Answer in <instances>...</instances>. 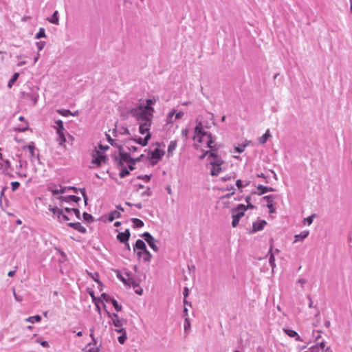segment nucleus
Returning a JSON list of instances; mask_svg holds the SVG:
<instances>
[{"label": "nucleus", "instance_id": "1", "mask_svg": "<svg viewBox=\"0 0 352 352\" xmlns=\"http://www.w3.org/2000/svg\"><path fill=\"white\" fill-rule=\"evenodd\" d=\"M193 146L197 150L203 151L204 153L200 156V159L204 158L207 155L209 157H216L217 144L214 138L211 133H207L204 130L202 124L199 122L195 128L193 136Z\"/></svg>", "mask_w": 352, "mask_h": 352}, {"label": "nucleus", "instance_id": "2", "mask_svg": "<svg viewBox=\"0 0 352 352\" xmlns=\"http://www.w3.org/2000/svg\"><path fill=\"white\" fill-rule=\"evenodd\" d=\"M302 333H307V335H299L297 331H285V333L290 338H294L296 341L302 342V344L300 346L301 348H305L309 343L311 342L312 337L314 336V331H301ZM321 331H316L317 335L315 336L316 339H318L320 337L319 334Z\"/></svg>", "mask_w": 352, "mask_h": 352}, {"label": "nucleus", "instance_id": "3", "mask_svg": "<svg viewBox=\"0 0 352 352\" xmlns=\"http://www.w3.org/2000/svg\"><path fill=\"white\" fill-rule=\"evenodd\" d=\"M154 109L152 107L145 106L144 107H140V113L136 114L138 122H147L146 121H149L150 123H152L151 118Z\"/></svg>", "mask_w": 352, "mask_h": 352}, {"label": "nucleus", "instance_id": "4", "mask_svg": "<svg viewBox=\"0 0 352 352\" xmlns=\"http://www.w3.org/2000/svg\"><path fill=\"white\" fill-rule=\"evenodd\" d=\"M106 162L107 156L103 153L99 151H95L93 153L92 164H95L96 167H100L102 164H105Z\"/></svg>", "mask_w": 352, "mask_h": 352}, {"label": "nucleus", "instance_id": "5", "mask_svg": "<svg viewBox=\"0 0 352 352\" xmlns=\"http://www.w3.org/2000/svg\"><path fill=\"white\" fill-rule=\"evenodd\" d=\"M214 158V161L210 162V174L212 176H216L218 175L221 170V165L222 164L223 161L220 158H219L217 155L216 157Z\"/></svg>", "mask_w": 352, "mask_h": 352}, {"label": "nucleus", "instance_id": "6", "mask_svg": "<svg viewBox=\"0 0 352 352\" xmlns=\"http://www.w3.org/2000/svg\"><path fill=\"white\" fill-rule=\"evenodd\" d=\"M164 154V152L162 150L160 149L159 148H155L148 155V157L151 162V164L153 165L155 164L161 159Z\"/></svg>", "mask_w": 352, "mask_h": 352}, {"label": "nucleus", "instance_id": "7", "mask_svg": "<svg viewBox=\"0 0 352 352\" xmlns=\"http://www.w3.org/2000/svg\"><path fill=\"white\" fill-rule=\"evenodd\" d=\"M142 236L144 238L145 241L147 242L148 245L155 251H158L159 248L157 246L155 242V239L148 232H144L142 234Z\"/></svg>", "mask_w": 352, "mask_h": 352}, {"label": "nucleus", "instance_id": "8", "mask_svg": "<svg viewBox=\"0 0 352 352\" xmlns=\"http://www.w3.org/2000/svg\"><path fill=\"white\" fill-rule=\"evenodd\" d=\"M247 210L245 206L243 204H239L234 209H233V215L237 217L238 219H241L244 216L245 211Z\"/></svg>", "mask_w": 352, "mask_h": 352}, {"label": "nucleus", "instance_id": "9", "mask_svg": "<svg viewBox=\"0 0 352 352\" xmlns=\"http://www.w3.org/2000/svg\"><path fill=\"white\" fill-rule=\"evenodd\" d=\"M94 341V336L92 331L89 334V338L87 341V346L85 349H83V352H98L97 349L91 346V342Z\"/></svg>", "mask_w": 352, "mask_h": 352}, {"label": "nucleus", "instance_id": "10", "mask_svg": "<svg viewBox=\"0 0 352 352\" xmlns=\"http://www.w3.org/2000/svg\"><path fill=\"white\" fill-rule=\"evenodd\" d=\"M121 162H125L129 166L130 170H133V169H135V160H131L129 155H121Z\"/></svg>", "mask_w": 352, "mask_h": 352}, {"label": "nucleus", "instance_id": "11", "mask_svg": "<svg viewBox=\"0 0 352 352\" xmlns=\"http://www.w3.org/2000/svg\"><path fill=\"white\" fill-rule=\"evenodd\" d=\"M146 122H140L139 131L142 135L151 133L149 130L151 123H150L149 121Z\"/></svg>", "mask_w": 352, "mask_h": 352}, {"label": "nucleus", "instance_id": "12", "mask_svg": "<svg viewBox=\"0 0 352 352\" xmlns=\"http://www.w3.org/2000/svg\"><path fill=\"white\" fill-rule=\"evenodd\" d=\"M120 280L126 285L132 286L133 288L137 287L138 284L129 275L126 274V277H120Z\"/></svg>", "mask_w": 352, "mask_h": 352}, {"label": "nucleus", "instance_id": "13", "mask_svg": "<svg viewBox=\"0 0 352 352\" xmlns=\"http://www.w3.org/2000/svg\"><path fill=\"white\" fill-rule=\"evenodd\" d=\"M267 224V222L265 220H261L256 222H254L252 225V232H256L260 230H262L264 226Z\"/></svg>", "mask_w": 352, "mask_h": 352}, {"label": "nucleus", "instance_id": "14", "mask_svg": "<svg viewBox=\"0 0 352 352\" xmlns=\"http://www.w3.org/2000/svg\"><path fill=\"white\" fill-rule=\"evenodd\" d=\"M267 202V207L270 210V213L275 212V208H274V197L272 195H267L263 197Z\"/></svg>", "mask_w": 352, "mask_h": 352}, {"label": "nucleus", "instance_id": "15", "mask_svg": "<svg viewBox=\"0 0 352 352\" xmlns=\"http://www.w3.org/2000/svg\"><path fill=\"white\" fill-rule=\"evenodd\" d=\"M68 188L67 187H63L61 186H59L58 188L51 186L50 188V190L52 192V193L54 195H58V194H64L66 192V190ZM71 189H74V188H70Z\"/></svg>", "mask_w": 352, "mask_h": 352}, {"label": "nucleus", "instance_id": "16", "mask_svg": "<svg viewBox=\"0 0 352 352\" xmlns=\"http://www.w3.org/2000/svg\"><path fill=\"white\" fill-rule=\"evenodd\" d=\"M58 199L60 201V202H63V201L71 202V201H73V202L77 203V202H78L80 200V198L79 197L76 196V195H69V196H67V197L60 196V197H58Z\"/></svg>", "mask_w": 352, "mask_h": 352}, {"label": "nucleus", "instance_id": "17", "mask_svg": "<svg viewBox=\"0 0 352 352\" xmlns=\"http://www.w3.org/2000/svg\"><path fill=\"white\" fill-rule=\"evenodd\" d=\"M130 237V232L128 230H126L124 232H120L117 235V239L121 242V243H125L127 242Z\"/></svg>", "mask_w": 352, "mask_h": 352}, {"label": "nucleus", "instance_id": "18", "mask_svg": "<svg viewBox=\"0 0 352 352\" xmlns=\"http://www.w3.org/2000/svg\"><path fill=\"white\" fill-rule=\"evenodd\" d=\"M68 225L69 227L74 228L76 230H78L80 233H85L87 231L86 228L79 222L69 223Z\"/></svg>", "mask_w": 352, "mask_h": 352}, {"label": "nucleus", "instance_id": "19", "mask_svg": "<svg viewBox=\"0 0 352 352\" xmlns=\"http://www.w3.org/2000/svg\"><path fill=\"white\" fill-rule=\"evenodd\" d=\"M49 210L53 213L54 216L57 217V219H61V215L63 212V210L57 207H52V206H49Z\"/></svg>", "mask_w": 352, "mask_h": 352}, {"label": "nucleus", "instance_id": "20", "mask_svg": "<svg viewBox=\"0 0 352 352\" xmlns=\"http://www.w3.org/2000/svg\"><path fill=\"white\" fill-rule=\"evenodd\" d=\"M151 137V133H148L145 135L144 138L142 139L141 138H139L138 139H137L135 141L140 144V145L144 146H146L147 144H148V140H150Z\"/></svg>", "mask_w": 352, "mask_h": 352}, {"label": "nucleus", "instance_id": "21", "mask_svg": "<svg viewBox=\"0 0 352 352\" xmlns=\"http://www.w3.org/2000/svg\"><path fill=\"white\" fill-rule=\"evenodd\" d=\"M137 254L139 257H141L142 255H144V260L146 261H150L152 256L150 252L147 250V249L145 250L144 252H138Z\"/></svg>", "mask_w": 352, "mask_h": 352}, {"label": "nucleus", "instance_id": "22", "mask_svg": "<svg viewBox=\"0 0 352 352\" xmlns=\"http://www.w3.org/2000/svg\"><path fill=\"white\" fill-rule=\"evenodd\" d=\"M135 248L142 250V252H144L145 250H146V244L142 240L138 239L135 242Z\"/></svg>", "mask_w": 352, "mask_h": 352}, {"label": "nucleus", "instance_id": "23", "mask_svg": "<svg viewBox=\"0 0 352 352\" xmlns=\"http://www.w3.org/2000/svg\"><path fill=\"white\" fill-rule=\"evenodd\" d=\"M257 189L258 190H260V192H258V194L261 195H263V194H265L267 192H272L273 191V189L272 188H269V187H267V186H264L263 185H258V187H257Z\"/></svg>", "mask_w": 352, "mask_h": 352}, {"label": "nucleus", "instance_id": "24", "mask_svg": "<svg viewBox=\"0 0 352 352\" xmlns=\"http://www.w3.org/2000/svg\"><path fill=\"white\" fill-rule=\"evenodd\" d=\"M47 20L53 24L58 25L59 24V19L58 16V11H55L54 12V14H52V17L49 18Z\"/></svg>", "mask_w": 352, "mask_h": 352}, {"label": "nucleus", "instance_id": "25", "mask_svg": "<svg viewBox=\"0 0 352 352\" xmlns=\"http://www.w3.org/2000/svg\"><path fill=\"white\" fill-rule=\"evenodd\" d=\"M25 148L28 149L30 157H33L34 156L35 146L34 142H31L28 146H24L23 149Z\"/></svg>", "mask_w": 352, "mask_h": 352}, {"label": "nucleus", "instance_id": "26", "mask_svg": "<svg viewBox=\"0 0 352 352\" xmlns=\"http://www.w3.org/2000/svg\"><path fill=\"white\" fill-rule=\"evenodd\" d=\"M121 217L120 212L114 210L109 214V221H113L115 219H118Z\"/></svg>", "mask_w": 352, "mask_h": 352}, {"label": "nucleus", "instance_id": "27", "mask_svg": "<svg viewBox=\"0 0 352 352\" xmlns=\"http://www.w3.org/2000/svg\"><path fill=\"white\" fill-rule=\"evenodd\" d=\"M324 346H325L324 342L322 341V342H320L316 345L311 346L307 351H310L313 348H316L317 350L319 351L325 352Z\"/></svg>", "mask_w": 352, "mask_h": 352}, {"label": "nucleus", "instance_id": "28", "mask_svg": "<svg viewBox=\"0 0 352 352\" xmlns=\"http://www.w3.org/2000/svg\"><path fill=\"white\" fill-rule=\"evenodd\" d=\"M57 134H58L57 141L58 142L59 145L64 146V143L66 142V138L65 135V133L61 132V133H57Z\"/></svg>", "mask_w": 352, "mask_h": 352}, {"label": "nucleus", "instance_id": "29", "mask_svg": "<svg viewBox=\"0 0 352 352\" xmlns=\"http://www.w3.org/2000/svg\"><path fill=\"white\" fill-rule=\"evenodd\" d=\"M132 222L133 223L134 228H142L144 226V222L139 219L133 218Z\"/></svg>", "mask_w": 352, "mask_h": 352}, {"label": "nucleus", "instance_id": "30", "mask_svg": "<svg viewBox=\"0 0 352 352\" xmlns=\"http://www.w3.org/2000/svg\"><path fill=\"white\" fill-rule=\"evenodd\" d=\"M56 124L57 125L56 133H60L61 132H64L65 129H64L63 123L62 120H59L56 121Z\"/></svg>", "mask_w": 352, "mask_h": 352}, {"label": "nucleus", "instance_id": "31", "mask_svg": "<svg viewBox=\"0 0 352 352\" xmlns=\"http://www.w3.org/2000/svg\"><path fill=\"white\" fill-rule=\"evenodd\" d=\"M177 147V142L176 141H171L168 145V154H172L175 149Z\"/></svg>", "mask_w": 352, "mask_h": 352}, {"label": "nucleus", "instance_id": "32", "mask_svg": "<svg viewBox=\"0 0 352 352\" xmlns=\"http://www.w3.org/2000/svg\"><path fill=\"white\" fill-rule=\"evenodd\" d=\"M19 76V73H14L13 74L12 77L11 78V79L9 80V82L8 83V86L9 88H11L12 87L13 84L18 79Z\"/></svg>", "mask_w": 352, "mask_h": 352}, {"label": "nucleus", "instance_id": "33", "mask_svg": "<svg viewBox=\"0 0 352 352\" xmlns=\"http://www.w3.org/2000/svg\"><path fill=\"white\" fill-rule=\"evenodd\" d=\"M270 136V131H269V130H267L265 132V133L260 138L259 142L261 144H265Z\"/></svg>", "mask_w": 352, "mask_h": 352}, {"label": "nucleus", "instance_id": "34", "mask_svg": "<svg viewBox=\"0 0 352 352\" xmlns=\"http://www.w3.org/2000/svg\"><path fill=\"white\" fill-rule=\"evenodd\" d=\"M94 302L96 307L97 311L100 313V305L102 304L104 306L103 302L100 300V298H94Z\"/></svg>", "mask_w": 352, "mask_h": 352}, {"label": "nucleus", "instance_id": "35", "mask_svg": "<svg viewBox=\"0 0 352 352\" xmlns=\"http://www.w3.org/2000/svg\"><path fill=\"white\" fill-rule=\"evenodd\" d=\"M41 320V318L40 316L38 315H36L34 316H32V317H29L26 319V320L28 322H40Z\"/></svg>", "mask_w": 352, "mask_h": 352}, {"label": "nucleus", "instance_id": "36", "mask_svg": "<svg viewBox=\"0 0 352 352\" xmlns=\"http://www.w3.org/2000/svg\"><path fill=\"white\" fill-rule=\"evenodd\" d=\"M115 318H113V322L116 327H120L122 326V321L117 318V314L113 315Z\"/></svg>", "mask_w": 352, "mask_h": 352}, {"label": "nucleus", "instance_id": "37", "mask_svg": "<svg viewBox=\"0 0 352 352\" xmlns=\"http://www.w3.org/2000/svg\"><path fill=\"white\" fill-rule=\"evenodd\" d=\"M309 234V232L308 231H304V232H302L300 234H296L295 236V238H296V241L300 238V239H305Z\"/></svg>", "mask_w": 352, "mask_h": 352}, {"label": "nucleus", "instance_id": "38", "mask_svg": "<svg viewBox=\"0 0 352 352\" xmlns=\"http://www.w3.org/2000/svg\"><path fill=\"white\" fill-rule=\"evenodd\" d=\"M45 36H46V35H45V29L43 28H41L38 30V32L36 34L35 38H44Z\"/></svg>", "mask_w": 352, "mask_h": 352}, {"label": "nucleus", "instance_id": "39", "mask_svg": "<svg viewBox=\"0 0 352 352\" xmlns=\"http://www.w3.org/2000/svg\"><path fill=\"white\" fill-rule=\"evenodd\" d=\"M111 302L112 303L113 306L114 307L115 309L117 311H120L122 310V307L119 305V304L115 299H111Z\"/></svg>", "mask_w": 352, "mask_h": 352}, {"label": "nucleus", "instance_id": "40", "mask_svg": "<svg viewBox=\"0 0 352 352\" xmlns=\"http://www.w3.org/2000/svg\"><path fill=\"white\" fill-rule=\"evenodd\" d=\"M58 113L63 116H69L73 115L72 112L68 109L58 110Z\"/></svg>", "mask_w": 352, "mask_h": 352}, {"label": "nucleus", "instance_id": "41", "mask_svg": "<svg viewBox=\"0 0 352 352\" xmlns=\"http://www.w3.org/2000/svg\"><path fill=\"white\" fill-rule=\"evenodd\" d=\"M129 171L126 168H122L120 171V173H119V175L120 177H124L125 176H126L127 175H129Z\"/></svg>", "mask_w": 352, "mask_h": 352}, {"label": "nucleus", "instance_id": "42", "mask_svg": "<svg viewBox=\"0 0 352 352\" xmlns=\"http://www.w3.org/2000/svg\"><path fill=\"white\" fill-rule=\"evenodd\" d=\"M126 336L125 334V331H124V333L122 335H121L120 336L118 337V342L121 344H123L126 340Z\"/></svg>", "mask_w": 352, "mask_h": 352}, {"label": "nucleus", "instance_id": "43", "mask_svg": "<svg viewBox=\"0 0 352 352\" xmlns=\"http://www.w3.org/2000/svg\"><path fill=\"white\" fill-rule=\"evenodd\" d=\"M239 220H240L239 219H238L237 217H236L235 216H234L232 214V227H234V228L236 227L239 224Z\"/></svg>", "mask_w": 352, "mask_h": 352}, {"label": "nucleus", "instance_id": "44", "mask_svg": "<svg viewBox=\"0 0 352 352\" xmlns=\"http://www.w3.org/2000/svg\"><path fill=\"white\" fill-rule=\"evenodd\" d=\"M174 114H175V111H172L168 113V117H167V122L168 123H173V117Z\"/></svg>", "mask_w": 352, "mask_h": 352}, {"label": "nucleus", "instance_id": "45", "mask_svg": "<svg viewBox=\"0 0 352 352\" xmlns=\"http://www.w3.org/2000/svg\"><path fill=\"white\" fill-rule=\"evenodd\" d=\"M19 186H20V183H19V182H12L11 183L12 190L13 191H14V190H16V189H18V188H19Z\"/></svg>", "mask_w": 352, "mask_h": 352}, {"label": "nucleus", "instance_id": "46", "mask_svg": "<svg viewBox=\"0 0 352 352\" xmlns=\"http://www.w3.org/2000/svg\"><path fill=\"white\" fill-rule=\"evenodd\" d=\"M314 215H312V216H310L307 218H305L304 219V222L305 223H307L308 226L311 225L313 222V217H314Z\"/></svg>", "mask_w": 352, "mask_h": 352}, {"label": "nucleus", "instance_id": "47", "mask_svg": "<svg viewBox=\"0 0 352 352\" xmlns=\"http://www.w3.org/2000/svg\"><path fill=\"white\" fill-rule=\"evenodd\" d=\"M69 220H70L69 217L68 215L64 214L63 213L61 215V219H58V221L60 222L67 221Z\"/></svg>", "mask_w": 352, "mask_h": 352}, {"label": "nucleus", "instance_id": "48", "mask_svg": "<svg viewBox=\"0 0 352 352\" xmlns=\"http://www.w3.org/2000/svg\"><path fill=\"white\" fill-rule=\"evenodd\" d=\"M45 43L44 41H39L36 43V46L38 47V50H42L45 47Z\"/></svg>", "mask_w": 352, "mask_h": 352}, {"label": "nucleus", "instance_id": "49", "mask_svg": "<svg viewBox=\"0 0 352 352\" xmlns=\"http://www.w3.org/2000/svg\"><path fill=\"white\" fill-rule=\"evenodd\" d=\"M101 298L106 302H111V298L106 294H101Z\"/></svg>", "mask_w": 352, "mask_h": 352}, {"label": "nucleus", "instance_id": "50", "mask_svg": "<svg viewBox=\"0 0 352 352\" xmlns=\"http://www.w3.org/2000/svg\"><path fill=\"white\" fill-rule=\"evenodd\" d=\"M83 218L85 221H90V220H92V219H93L92 216L90 214L87 213V212L83 213Z\"/></svg>", "mask_w": 352, "mask_h": 352}, {"label": "nucleus", "instance_id": "51", "mask_svg": "<svg viewBox=\"0 0 352 352\" xmlns=\"http://www.w3.org/2000/svg\"><path fill=\"white\" fill-rule=\"evenodd\" d=\"M188 287H184V303L186 305L187 304V301L186 300V298L188 296Z\"/></svg>", "mask_w": 352, "mask_h": 352}, {"label": "nucleus", "instance_id": "52", "mask_svg": "<svg viewBox=\"0 0 352 352\" xmlns=\"http://www.w3.org/2000/svg\"><path fill=\"white\" fill-rule=\"evenodd\" d=\"M245 147V145H243V146H236V147L234 148V150H235L236 152H238V153H242V152H243V151H244Z\"/></svg>", "mask_w": 352, "mask_h": 352}, {"label": "nucleus", "instance_id": "53", "mask_svg": "<svg viewBox=\"0 0 352 352\" xmlns=\"http://www.w3.org/2000/svg\"><path fill=\"white\" fill-rule=\"evenodd\" d=\"M71 211H72V213H74L76 215V217L77 218L80 219V211H79L78 209H77V208H72Z\"/></svg>", "mask_w": 352, "mask_h": 352}, {"label": "nucleus", "instance_id": "54", "mask_svg": "<svg viewBox=\"0 0 352 352\" xmlns=\"http://www.w3.org/2000/svg\"><path fill=\"white\" fill-rule=\"evenodd\" d=\"M36 342H38L41 344V345L43 347H48L49 346V344L47 343V342L45 341V340H36Z\"/></svg>", "mask_w": 352, "mask_h": 352}, {"label": "nucleus", "instance_id": "55", "mask_svg": "<svg viewBox=\"0 0 352 352\" xmlns=\"http://www.w3.org/2000/svg\"><path fill=\"white\" fill-rule=\"evenodd\" d=\"M28 124L27 122H25V123L23 126L18 128V130L20 131H24L28 129Z\"/></svg>", "mask_w": 352, "mask_h": 352}, {"label": "nucleus", "instance_id": "56", "mask_svg": "<svg viewBox=\"0 0 352 352\" xmlns=\"http://www.w3.org/2000/svg\"><path fill=\"white\" fill-rule=\"evenodd\" d=\"M236 186L239 189H241L243 187V183L241 179H237L236 182Z\"/></svg>", "mask_w": 352, "mask_h": 352}, {"label": "nucleus", "instance_id": "57", "mask_svg": "<svg viewBox=\"0 0 352 352\" xmlns=\"http://www.w3.org/2000/svg\"><path fill=\"white\" fill-rule=\"evenodd\" d=\"M183 116H184V113L182 111H179V112L175 113V119L176 120L180 119L182 118Z\"/></svg>", "mask_w": 352, "mask_h": 352}, {"label": "nucleus", "instance_id": "58", "mask_svg": "<svg viewBox=\"0 0 352 352\" xmlns=\"http://www.w3.org/2000/svg\"><path fill=\"white\" fill-rule=\"evenodd\" d=\"M249 199H250L249 197L246 198V201L248 202V205H247V206H245V208H247V209H248V208L252 209L254 208V206L252 204L249 203Z\"/></svg>", "mask_w": 352, "mask_h": 352}, {"label": "nucleus", "instance_id": "59", "mask_svg": "<svg viewBox=\"0 0 352 352\" xmlns=\"http://www.w3.org/2000/svg\"><path fill=\"white\" fill-rule=\"evenodd\" d=\"M182 133L186 138L188 136V129H183L182 131Z\"/></svg>", "mask_w": 352, "mask_h": 352}, {"label": "nucleus", "instance_id": "60", "mask_svg": "<svg viewBox=\"0 0 352 352\" xmlns=\"http://www.w3.org/2000/svg\"><path fill=\"white\" fill-rule=\"evenodd\" d=\"M88 333V331H78L77 333V336L78 337H80V336H82L83 335H87Z\"/></svg>", "mask_w": 352, "mask_h": 352}, {"label": "nucleus", "instance_id": "61", "mask_svg": "<svg viewBox=\"0 0 352 352\" xmlns=\"http://www.w3.org/2000/svg\"><path fill=\"white\" fill-rule=\"evenodd\" d=\"M154 102H155V101H153V100H151V99L147 100H146V104H146V106H150V107H151V105H152L153 104H154Z\"/></svg>", "mask_w": 352, "mask_h": 352}, {"label": "nucleus", "instance_id": "62", "mask_svg": "<svg viewBox=\"0 0 352 352\" xmlns=\"http://www.w3.org/2000/svg\"><path fill=\"white\" fill-rule=\"evenodd\" d=\"M15 272H16L15 270L10 271L8 273V276H10V277L13 276L14 274H15Z\"/></svg>", "mask_w": 352, "mask_h": 352}, {"label": "nucleus", "instance_id": "63", "mask_svg": "<svg viewBox=\"0 0 352 352\" xmlns=\"http://www.w3.org/2000/svg\"><path fill=\"white\" fill-rule=\"evenodd\" d=\"M71 209H72V208H65L64 210H65L66 212H67L68 214H70V213H72Z\"/></svg>", "mask_w": 352, "mask_h": 352}, {"label": "nucleus", "instance_id": "64", "mask_svg": "<svg viewBox=\"0 0 352 352\" xmlns=\"http://www.w3.org/2000/svg\"><path fill=\"white\" fill-rule=\"evenodd\" d=\"M305 352H323V351H319L317 350L316 348H313L310 351H305Z\"/></svg>", "mask_w": 352, "mask_h": 352}]
</instances>
